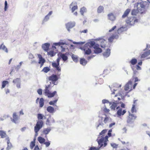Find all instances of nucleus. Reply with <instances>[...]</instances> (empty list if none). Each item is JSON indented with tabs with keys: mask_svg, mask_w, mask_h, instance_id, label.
Segmentation results:
<instances>
[{
	"mask_svg": "<svg viewBox=\"0 0 150 150\" xmlns=\"http://www.w3.org/2000/svg\"><path fill=\"white\" fill-rule=\"evenodd\" d=\"M50 70V68L48 67H44L42 70V71H43L45 73H47Z\"/></svg>",
	"mask_w": 150,
	"mask_h": 150,
	"instance_id": "36",
	"label": "nucleus"
},
{
	"mask_svg": "<svg viewBox=\"0 0 150 150\" xmlns=\"http://www.w3.org/2000/svg\"><path fill=\"white\" fill-rule=\"evenodd\" d=\"M40 149L38 145L35 146L34 150H39Z\"/></svg>",
	"mask_w": 150,
	"mask_h": 150,
	"instance_id": "59",
	"label": "nucleus"
},
{
	"mask_svg": "<svg viewBox=\"0 0 150 150\" xmlns=\"http://www.w3.org/2000/svg\"><path fill=\"white\" fill-rule=\"evenodd\" d=\"M44 117V115L41 114L39 113L37 115L38 120L34 127V131L36 134H38V132L43 125V122L41 120H42Z\"/></svg>",
	"mask_w": 150,
	"mask_h": 150,
	"instance_id": "2",
	"label": "nucleus"
},
{
	"mask_svg": "<svg viewBox=\"0 0 150 150\" xmlns=\"http://www.w3.org/2000/svg\"><path fill=\"white\" fill-rule=\"evenodd\" d=\"M71 57L73 60L75 62L78 61V59L77 57L75 56L74 54H73L71 55Z\"/></svg>",
	"mask_w": 150,
	"mask_h": 150,
	"instance_id": "40",
	"label": "nucleus"
},
{
	"mask_svg": "<svg viewBox=\"0 0 150 150\" xmlns=\"http://www.w3.org/2000/svg\"><path fill=\"white\" fill-rule=\"evenodd\" d=\"M109 120V117H105L104 118V122L105 123H106Z\"/></svg>",
	"mask_w": 150,
	"mask_h": 150,
	"instance_id": "50",
	"label": "nucleus"
},
{
	"mask_svg": "<svg viewBox=\"0 0 150 150\" xmlns=\"http://www.w3.org/2000/svg\"><path fill=\"white\" fill-rule=\"evenodd\" d=\"M121 143H122V144H128L129 143V142H125L123 141H121Z\"/></svg>",
	"mask_w": 150,
	"mask_h": 150,
	"instance_id": "61",
	"label": "nucleus"
},
{
	"mask_svg": "<svg viewBox=\"0 0 150 150\" xmlns=\"http://www.w3.org/2000/svg\"><path fill=\"white\" fill-rule=\"evenodd\" d=\"M37 92L38 94L40 95L42 94V90L41 89H39L38 90Z\"/></svg>",
	"mask_w": 150,
	"mask_h": 150,
	"instance_id": "51",
	"label": "nucleus"
},
{
	"mask_svg": "<svg viewBox=\"0 0 150 150\" xmlns=\"http://www.w3.org/2000/svg\"><path fill=\"white\" fill-rule=\"evenodd\" d=\"M77 8L78 6L76 5L73 6L71 8L72 12H73L76 10L77 9Z\"/></svg>",
	"mask_w": 150,
	"mask_h": 150,
	"instance_id": "44",
	"label": "nucleus"
},
{
	"mask_svg": "<svg viewBox=\"0 0 150 150\" xmlns=\"http://www.w3.org/2000/svg\"><path fill=\"white\" fill-rule=\"evenodd\" d=\"M38 141L40 144L43 143L45 141V139L41 137H39L38 138Z\"/></svg>",
	"mask_w": 150,
	"mask_h": 150,
	"instance_id": "27",
	"label": "nucleus"
},
{
	"mask_svg": "<svg viewBox=\"0 0 150 150\" xmlns=\"http://www.w3.org/2000/svg\"><path fill=\"white\" fill-rule=\"evenodd\" d=\"M7 2L6 1L5 2V7L4 8L5 11H6L7 9Z\"/></svg>",
	"mask_w": 150,
	"mask_h": 150,
	"instance_id": "52",
	"label": "nucleus"
},
{
	"mask_svg": "<svg viewBox=\"0 0 150 150\" xmlns=\"http://www.w3.org/2000/svg\"><path fill=\"white\" fill-rule=\"evenodd\" d=\"M108 137L106 136L104 137H102L98 141V142L100 147L102 146L105 147L107 145V142L108 141Z\"/></svg>",
	"mask_w": 150,
	"mask_h": 150,
	"instance_id": "3",
	"label": "nucleus"
},
{
	"mask_svg": "<svg viewBox=\"0 0 150 150\" xmlns=\"http://www.w3.org/2000/svg\"><path fill=\"white\" fill-rule=\"evenodd\" d=\"M136 69L138 70H140L141 69V67L140 66H139V65H137L136 66Z\"/></svg>",
	"mask_w": 150,
	"mask_h": 150,
	"instance_id": "58",
	"label": "nucleus"
},
{
	"mask_svg": "<svg viewBox=\"0 0 150 150\" xmlns=\"http://www.w3.org/2000/svg\"><path fill=\"white\" fill-rule=\"evenodd\" d=\"M130 11V9L129 8L127 9L125 11L123 14L122 16V18H125L127 16Z\"/></svg>",
	"mask_w": 150,
	"mask_h": 150,
	"instance_id": "24",
	"label": "nucleus"
},
{
	"mask_svg": "<svg viewBox=\"0 0 150 150\" xmlns=\"http://www.w3.org/2000/svg\"><path fill=\"white\" fill-rule=\"evenodd\" d=\"M87 63V61L84 58L81 59L80 60V63L83 65H85Z\"/></svg>",
	"mask_w": 150,
	"mask_h": 150,
	"instance_id": "31",
	"label": "nucleus"
},
{
	"mask_svg": "<svg viewBox=\"0 0 150 150\" xmlns=\"http://www.w3.org/2000/svg\"><path fill=\"white\" fill-rule=\"evenodd\" d=\"M150 54V50L144 52L141 55V58H144Z\"/></svg>",
	"mask_w": 150,
	"mask_h": 150,
	"instance_id": "19",
	"label": "nucleus"
},
{
	"mask_svg": "<svg viewBox=\"0 0 150 150\" xmlns=\"http://www.w3.org/2000/svg\"><path fill=\"white\" fill-rule=\"evenodd\" d=\"M116 28V26H113L111 29L109 31V32H111L113 30L115 29Z\"/></svg>",
	"mask_w": 150,
	"mask_h": 150,
	"instance_id": "54",
	"label": "nucleus"
},
{
	"mask_svg": "<svg viewBox=\"0 0 150 150\" xmlns=\"http://www.w3.org/2000/svg\"><path fill=\"white\" fill-rule=\"evenodd\" d=\"M138 21V20L133 17H128L125 21L127 25H134L135 23H137Z\"/></svg>",
	"mask_w": 150,
	"mask_h": 150,
	"instance_id": "4",
	"label": "nucleus"
},
{
	"mask_svg": "<svg viewBox=\"0 0 150 150\" xmlns=\"http://www.w3.org/2000/svg\"><path fill=\"white\" fill-rule=\"evenodd\" d=\"M50 130L51 129L50 128H47L44 129L43 132L45 134H48Z\"/></svg>",
	"mask_w": 150,
	"mask_h": 150,
	"instance_id": "39",
	"label": "nucleus"
},
{
	"mask_svg": "<svg viewBox=\"0 0 150 150\" xmlns=\"http://www.w3.org/2000/svg\"><path fill=\"white\" fill-rule=\"evenodd\" d=\"M60 56L64 61H66L68 59L67 57L64 54H61Z\"/></svg>",
	"mask_w": 150,
	"mask_h": 150,
	"instance_id": "35",
	"label": "nucleus"
},
{
	"mask_svg": "<svg viewBox=\"0 0 150 150\" xmlns=\"http://www.w3.org/2000/svg\"><path fill=\"white\" fill-rule=\"evenodd\" d=\"M38 56L39 58L38 63L39 64H40V67H41L43 65L45 61V59L42 58V55L41 54H38Z\"/></svg>",
	"mask_w": 150,
	"mask_h": 150,
	"instance_id": "13",
	"label": "nucleus"
},
{
	"mask_svg": "<svg viewBox=\"0 0 150 150\" xmlns=\"http://www.w3.org/2000/svg\"><path fill=\"white\" fill-rule=\"evenodd\" d=\"M5 139L7 141V146L6 148V149L7 150H9L13 147V146L10 142V139L9 137H6Z\"/></svg>",
	"mask_w": 150,
	"mask_h": 150,
	"instance_id": "14",
	"label": "nucleus"
},
{
	"mask_svg": "<svg viewBox=\"0 0 150 150\" xmlns=\"http://www.w3.org/2000/svg\"><path fill=\"white\" fill-rule=\"evenodd\" d=\"M88 32V30L87 29L84 30H82L81 31V33H86Z\"/></svg>",
	"mask_w": 150,
	"mask_h": 150,
	"instance_id": "57",
	"label": "nucleus"
},
{
	"mask_svg": "<svg viewBox=\"0 0 150 150\" xmlns=\"http://www.w3.org/2000/svg\"><path fill=\"white\" fill-rule=\"evenodd\" d=\"M50 44L48 43H45L42 45V47L43 50L47 51L49 49Z\"/></svg>",
	"mask_w": 150,
	"mask_h": 150,
	"instance_id": "18",
	"label": "nucleus"
},
{
	"mask_svg": "<svg viewBox=\"0 0 150 150\" xmlns=\"http://www.w3.org/2000/svg\"><path fill=\"white\" fill-rule=\"evenodd\" d=\"M20 83H17L16 86L18 88H20Z\"/></svg>",
	"mask_w": 150,
	"mask_h": 150,
	"instance_id": "62",
	"label": "nucleus"
},
{
	"mask_svg": "<svg viewBox=\"0 0 150 150\" xmlns=\"http://www.w3.org/2000/svg\"><path fill=\"white\" fill-rule=\"evenodd\" d=\"M96 44L95 42L93 41H90L86 43L81 49L84 51V55H89L91 53V48L94 46Z\"/></svg>",
	"mask_w": 150,
	"mask_h": 150,
	"instance_id": "1",
	"label": "nucleus"
},
{
	"mask_svg": "<svg viewBox=\"0 0 150 150\" xmlns=\"http://www.w3.org/2000/svg\"><path fill=\"white\" fill-rule=\"evenodd\" d=\"M104 111L105 112L107 113L109 112L110 110L109 109H108L107 108H105L104 109Z\"/></svg>",
	"mask_w": 150,
	"mask_h": 150,
	"instance_id": "55",
	"label": "nucleus"
},
{
	"mask_svg": "<svg viewBox=\"0 0 150 150\" xmlns=\"http://www.w3.org/2000/svg\"><path fill=\"white\" fill-rule=\"evenodd\" d=\"M58 76H59V75H57L53 74L51 76H49L48 79L49 80L52 81L53 84H54L55 82L57 81L58 79Z\"/></svg>",
	"mask_w": 150,
	"mask_h": 150,
	"instance_id": "9",
	"label": "nucleus"
},
{
	"mask_svg": "<svg viewBox=\"0 0 150 150\" xmlns=\"http://www.w3.org/2000/svg\"><path fill=\"white\" fill-rule=\"evenodd\" d=\"M47 54L50 55L51 57H53L54 56V52L53 51H51L49 52H47Z\"/></svg>",
	"mask_w": 150,
	"mask_h": 150,
	"instance_id": "42",
	"label": "nucleus"
},
{
	"mask_svg": "<svg viewBox=\"0 0 150 150\" xmlns=\"http://www.w3.org/2000/svg\"><path fill=\"white\" fill-rule=\"evenodd\" d=\"M86 8L84 7L81 8L80 9V12L81 14L83 15L84 12L85 11Z\"/></svg>",
	"mask_w": 150,
	"mask_h": 150,
	"instance_id": "46",
	"label": "nucleus"
},
{
	"mask_svg": "<svg viewBox=\"0 0 150 150\" xmlns=\"http://www.w3.org/2000/svg\"><path fill=\"white\" fill-rule=\"evenodd\" d=\"M135 79L134 82H136L137 81H139V80L138 78L137 77H136L135 76V73L134 72V74L132 78V80H133Z\"/></svg>",
	"mask_w": 150,
	"mask_h": 150,
	"instance_id": "38",
	"label": "nucleus"
},
{
	"mask_svg": "<svg viewBox=\"0 0 150 150\" xmlns=\"http://www.w3.org/2000/svg\"><path fill=\"white\" fill-rule=\"evenodd\" d=\"M100 42L101 47L103 48H105L106 47V42L104 39H101L99 40Z\"/></svg>",
	"mask_w": 150,
	"mask_h": 150,
	"instance_id": "21",
	"label": "nucleus"
},
{
	"mask_svg": "<svg viewBox=\"0 0 150 150\" xmlns=\"http://www.w3.org/2000/svg\"><path fill=\"white\" fill-rule=\"evenodd\" d=\"M125 91H130L133 90L132 82L131 80L129 81L126 84L125 87Z\"/></svg>",
	"mask_w": 150,
	"mask_h": 150,
	"instance_id": "8",
	"label": "nucleus"
},
{
	"mask_svg": "<svg viewBox=\"0 0 150 150\" xmlns=\"http://www.w3.org/2000/svg\"><path fill=\"white\" fill-rule=\"evenodd\" d=\"M111 145V146L114 148H117L118 146V145L115 143H112Z\"/></svg>",
	"mask_w": 150,
	"mask_h": 150,
	"instance_id": "48",
	"label": "nucleus"
},
{
	"mask_svg": "<svg viewBox=\"0 0 150 150\" xmlns=\"http://www.w3.org/2000/svg\"><path fill=\"white\" fill-rule=\"evenodd\" d=\"M115 125V122H113V123H111L110 124L109 127L110 128L112 126L114 125Z\"/></svg>",
	"mask_w": 150,
	"mask_h": 150,
	"instance_id": "56",
	"label": "nucleus"
},
{
	"mask_svg": "<svg viewBox=\"0 0 150 150\" xmlns=\"http://www.w3.org/2000/svg\"><path fill=\"white\" fill-rule=\"evenodd\" d=\"M137 62V60L136 59L133 58L129 62L131 64L134 65Z\"/></svg>",
	"mask_w": 150,
	"mask_h": 150,
	"instance_id": "33",
	"label": "nucleus"
},
{
	"mask_svg": "<svg viewBox=\"0 0 150 150\" xmlns=\"http://www.w3.org/2000/svg\"><path fill=\"white\" fill-rule=\"evenodd\" d=\"M50 123V120H49L48 119H47V120L46 122V124L47 125H49Z\"/></svg>",
	"mask_w": 150,
	"mask_h": 150,
	"instance_id": "63",
	"label": "nucleus"
},
{
	"mask_svg": "<svg viewBox=\"0 0 150 150\" xmlns=\"http://www.w3.org/2000/svg\"><path fill=\"white\" fill-rule=\"evenodd\" d=\"M0 136L1 138H4L8 137L5 132L3 130H0Z\"/></svg>",
	"mask_w": 150,
	"mask_h": 150,
	"instance_id": "20",
	"label": "nucleus"
},
{
	"mask_svg": "<svg viewBox=\"0 0 150 150\" xmlns=\"http://www.w3.org/2000/svg\"><path fill=\"white\" fill-rule=\"evenodd\" d=\"M74 25V24L71 22H69L66 24V27L68 28H72L73 27Z\"/></svg>",
	"mask_w": 150,
	"mask_h": 150,
	"instance_id": "32",
	"label": "nucleus"
},
{
	"mask_svg": "<svg viewBox=\"0 0 150 150\" xmlns=\"http://www.w3.org/2000/svg\"><path fill=\"white\" fill-rule=\"evenodd\" d=\"M47 110L50 113H53L54 111V108L51 106H49L47 108Z\"/></svg>",
	"mask_w": 150,
	"mask_h": 150,
	"instance_id": "30",
	"label": "nucleus"
},
{
	"mask_svg": "<svg viewBox=\"0 0 150 150\" xmlns=\"http://www.w3.org/2000/svg\"><path fill=\"white\" fill-rule=\"evenodd\" d=\"M60 45H61V43L60 42L55 43L54 44V45L55 46Z\"/></svg>",
	"mask_w": 150,
	"mask_h": 150,
	"instance_id": "60",
	"label": "nucleus"
},
{
	"mask_svg": "<svg viewBox=\"0 0 150 150\" xmlns=\"http://www.w3.org/2000/svg\"><path fill=\"white\" fill-rule=\"evenodd\" d=\"M9 83V82L8 81H3L2 82V86L1 87V88H4Z\"/></svg>",
	"mask_w": 150,
	"mask_h": 150,
	"instance_id": "37",
	"label": "nucleus"
},
{
	"mask_svg": "<svg viewBox=\"0 0 150 150\" xmlns=\"http://www.w3.org/2000/svg\"><path fill=\"white\" fill-rule=\"evenodd\" d=\"M5 92L6 94H8L10 92V90L9 89H7L6 90Z\"/></svg>",
	"mask_w": 150,
	"mask_h": 150,
	"instance_id": "64",
	"label": "nucleus"
},
{
	"mask_svg": "<svg viewBox=\"0 0 150 150\" xmlns=\"http://www.w3.org/2000/svg\"><path fill=\"white\" fill-rule=\"evenodd\" d=\"M140 6L141 7L140 9H139L140 11V13L141 14L145 13L146 9L145 8V6L144 4L143 3L140 2L139 4Z\"/></svg>",
	"mask_w": 150,
	"mask_h": 150,
	"instance_id": "16",
	"label": "nucleus"
},
{
	"mask_svg": "<svg viewBox=\"0 0 150 150\" xmlns=\"http://www.w3.org/2000/svg\"><path fill=\"white\" fill-rule=\"evenodd\" d=\"M107 16L108 19L112 21H114L116 20V17L113 13H110L108 14Z\"/></svg>",
	"mask_w": 150,
	"mask_h": 150,
	"instance_id": "12",
	"label": "nucleus"
},
{
	"mask_svg": "<svg viewBox=\"0 0 150 150\" xmlns=\"http://www.w3.org/2000/svg\"><path fill=\"white\" fill-rule=\"evenodd\" d=\"M118 36L117 34L113 35L110 37L108 39V41L110 42H112L114 39H117L118 38Z\"/></svg>",
	"mask_w": 150,
	"mask_h": 150,
	"instance_id": "22",
	"label": "nucleus"
},
{
	"mask_svg": "<svg viewBox=\"0 0 150 150\" xmlns=\"http://www.w3.org/2000/svg\"><path fill=\"white\" fill-rule=\"evenodd\" d=\"M136 117H137L134 115L129 114L127 120V122L129 124L132 123L136 119Z\"/></svg>",
	"mask_w": 150,
	"mask_h": 150,
	"instance_id": "7",
	"label": "nucleus"
},
{
	"mask_svg": "<svg viewBox=\"0 0 150 150\" xmlns=\"http://www.w3.org/2000/svg\"><path fill=\"white\" fill-rule=\"evenodd\" d=\"M13 119H12V121L15 123L17 122V121L18 120L19 117L16 115V112H14L13 115Z\"/></svg>",
	"mask_w": 150,
	"mask_h": 150,
	"instance_id": "17",
	"label": "nucleus"
},
{
	"mask_svg": "<svg viewBox=\"0 0 150 150\" xmlns=\"http://www.w3.org/2000/svg\"><path fill=\"white\" fill-rule=\"evenodd\" d=\"M2 49L3 50L5 51L7 53L8 52V49L4 45H3V46H2Z\"/></svg>",
	"mask_w": 150,
	"mask_h": 150,
	"instance_id": "49",
	"label": "nucleus"
},
{
	"mask_svg": "<svg viewBox=\"0 0 150 150\" xmlns=\"http://www.w3.org/2000/svg\"><path fill=\"white\" fill-rule=\"evenodd\" d=\"M110 104L111 105L110 108L111 110H115L116 108L118 109L120 108L119 106L118 105V103L117 102L110 103Z\"/></svg>",
	"mask_w": 150,
	"mask_h": 150,
	"instance_id": "10",
	"label": "nucleus"
},
{
	"mask_svg": "<svg viewBox=\"0 0 150 150\" xmlns=\"http://www.w3.org/2000/svg\"><path fill=\"white\" fill-rule=\"evenodd\" d=\"M123 93H122L121 92H119L115 96V97L120 96V97H118L117 98L119 100L123 98Z\"/></svg>",
	"mask_w": 150,
	"mask_h": 150,
	"instance_id": "26",
	"label": "nucleus"
},
{
	"mask_svg": "<svg viewBox=\"0 0 150 150\" xmlns=\"http://www.w3.org/2000/svg\"><path fill=\"white\" fill-rule=\"evenodd\" d=\"M107 131V129H105L103 130L100 133V135H103L105 134V133H106Z\"/></svg>",
	"mask_w": 150,
	"mask_h": 150,
	"instance_id": "45",
	"label": "nucleus"
},
{
	"mask_svg": "<svg viewBox=\"0 0 150 150\" xmlns=\"http://www.w3.org/2000/svg\"><path fill=\"white\" fill-rule=\"evenodd\" d=\"M44 144L45 145L46 147H48L50 145V142L49 141L45 142L44 143Z\"/></svg>",
	"mask_w": 150,
	"mask_h": 150,
	"instance_id": "47",
	"label": "nucleus"
},
{
	"mask_svg": "<svg viewBox=\"0 0 150 150\" xmlns=\"http://www.w3.org/2000/svg\"><path fill=\"white\" fill-rule=\"evenodd\" d=\"M20 82V79L19 78H16L14 79L13 82L14 83H18Z\"/></svg>",
	"mask_w": 150,
	"mask_h": 150,
	"instance_id": "41",
	"label": "nucleus"
},
{
	"mask_svg": "<svg viewBox=\"0 0 150 150\" xmlns=\"http://www.w3.org/2000/svg\"><path fill=\"white\" fill-rule=\"evenodd\" d=\"M89 150H99V148H96L95 147H91Z\"/></svg>",
	"mask_w": 150,
	"mask_h": 150,
	"instance_id": "53",
	"label": "nucleus"
},
{
	"mask_svg": "<svg viewBox=\"0 0 150 150\" xmlns=\"http://www.w3.org/2000/svg\"><path fill=\"white\" fill-rule=\"evenodd\" d=\"M139 10L134 9L132 11L131 14L132 15H136L139 12H140Z\"/></svg>",
	"mask_w": 150,
	"mask_h": 150,
	"instance_id": "28",
	"label": "nucleus"
},
{
	"mask_svg": "<svg viewBox=\"0 0 150 150\" xmlns=\"http://www.w3.org/2000/svg\"><path fill=\"white\" fill-rule=\"evenodd\" d=\"M40 107V108L42 107L44 104V100L43 98H40L39 101Z\"/></svg>",
	"mask_w": 150,
	"mask_h": 150,
	"instance_id": "34",
	"label": "nucleus"
},
{
	"mask_svg": "<svg viewBox=\"0 0 150 150\" xmlns=\"http://www.w3.org/2000/svg\"><path fill=\"white\" fill-rule=\"evenodd\" d=\"M93 48L94 49V52L95 53L98 54L102 52V49L99 47V45L98 44H95Z\"/></svg>",
	"mask_w": 150,
	"mask_h": 150,
	"instance_id": "11",
	"label": "nucleus"
},
{
	"mask_svg": "<svg viewBox=\"0 0 150 150\" xmlns=\"http://www.w3.org/2000/svg\"><path fill=\"white\" fill-rule=\"evenodd\" d=\"M36 139L35 138L34 139L33 141H32L30 142V147L31 149H33V147H34V146H35V143Z\"/></svg>",
	"mask_w": 150,
	"mask_h": 150,
	"instance_id": "29",
	"label": "nucleus"
},
{
	"mask_svg": "<svg viewBox=\"0 0 150 150\" xmlns=\"http://www.w3.org/2000/svg\"><path fill=\"white\" fill-rule=\"evenodd\" d=\"M132 112L133 113L134 112H136V110L135 108V105L134 104L132 106L131 109Z\"/></svg>",
	"mask_w": 150,
	"mask_h": 150,
	"instance_id": "43",
	"label": "nucleus"
},
{
	"mask_svg": "<svg viewBox=\"0 0 150 150\" xmlns=\"http://www.w3.org/2000/svg\"><path fill=\"white\" fill-rule=\"evenodd\" d=\"M44 93L45 94V95L47 96L49 98L52 97L55 95H57V92L56 91H54L53 92L51 93L50 92L48 89L45 88L44 90Z\"/></svg>",
	"mask_w": 150,
	"mask_h": 150,
	"instance_id": "6",
	"label": "nucleus"
},
{
	"mask_svg": "<svg viewBox=\"0 0 150 150\" xmlns=\"http://www.w3.org/2000/svg\"><path fill=\"white\" fill-rule=\"evenodd\" d=\"M110 53V50L109 49H107L106 51L103 53L104 57H107L109 56Z\"/></svg>",
	"mask_w": 150,
	"mask_h": 150,
	"instance_id": "23",
	"label": "nucleus"
},
{
	"mask_svg": "<svg viewBox=\"0 0 150 150\" xmlns=\"http://www.w3.org/2000/svg\"><path fill=\"white\" fill-rule=\"evenodd\" d=\"M117 112V114L118 117H119L122 115H123L126 112L125 110H123L122 111V109L121 108H119Z\"/></svg>",
	"mask_w": 150,
	"mask_h": 150,
	"instance_id": "15",
	"label": "nucleus"
},
{
	"mask_svg": "<svg viewBox=\"0 0 150 150\" xmlns=\"http://www.w3.org/2000/svg\"><path fill=\"white\" fill-rule=\"evenodd\" d=\"M60 59V57L58 58L56 60V63L53 62L52 63V66L54 68L58 71V72L61 71V68L59 66V62Z\"/></svg>",
	"mask_w": 150,
	"mask_h": 150,
	"instance_id": "5",
	"label": "nucleus"
},
{
	"mask_svg": "<svg viewBox=\"0 0 150 150\" xmlns=\"http://www.w3.org/2000/svg\"><path fill=\"white\" fill-rule=\"evenodd\" d=\"M104 8L102 6H100L98 8L97 10V12L98 13H101L104 11Z\"/></svg>",
	"mask_w": 150,
	"mask_h": 150,
	"instance_id": "25",
	"label": "nucleus"
}]
</instances>
